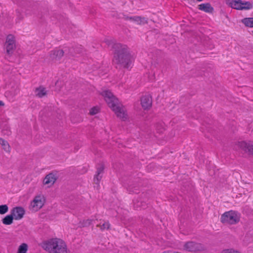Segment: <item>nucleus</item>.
Wrapping results in <instances>:
<instances>
[{"mask_svg": "<svg viewBox=\"0 0 253 253\" xmlns=\"http://www.w3.org/2000/svg\"><path fill=\"white\" fill-rule=\"evenodd\" d=\"M100 112V108L97 106H94L89 110L88 114L90 116H93L97 114Z\"/></svg>", "mask_w": 253, "mask_h": 253, "instance_id": "22", "label": "nucleus"}, {"mask_svg": "<svg viewBox=\"0 0 253 253\" xmlns=\"http://www.w3.org/2000/svg\"><path fill=\"white\" fill-rule=\"evenodd\" d=\"M9 208L7 205H0V214L3 215L6 214L8 211Z\"/></svg>", "mask_w": 253, "mask_h": 253, "instance_id": "25", "label": "nucleus"}, {"mask_svg": "<svg viewBox=\"0 0 253 253\" xmlns=\"http://www.w3.org/2000/svg\"><path fill=\"white\" fill-rule=\"evenodd\" d=\"M93 220L90 218H87L83 220L80 224L82 227L88 226L92 224Z\"/></svg>", "mask_w": 253, "mask_h": 253, "instance_id": "24", "label": "nucleus"}, {"mask_svg": "<svg viewBox=\"0 0 253 253\" xmlns=\"http://www.w3.org/2000/svg\"><path fill=\"white\" fill-rule=\"evenodd\" d=\"M28 250V245L26 243H22L18 246L16 253H27Z\"/></svg>", "mask_w": 253, "mask_h": 253, "instance_id": "18", "label": "nucleus"}, {"mask_svg": "<svg viewBox=\"0 0 253 253\" xmlns=\"http://www.w3.org/2000/svg\"><path fill=\"white\" fill-rule=\"evenodd\" d=\"M34 93L36 97L41 98L47 95V91L44 86L39 85L35 88Z\"/></svg>", "mask_w": 253, "mask_h": 253, "instance_id": "14", "label": "nucleus"}, {"mask_svg": "<svg viewBox=\"0 0 253 253\" xmlns=\"http://www.w3.org/2000/svg\"><path fill=\"white\" fill-rule=\"evenodd\" d=\"M65 55V50L60 47L52 49L49 53L48 57L52 61L60 60Z\"/></svg>", "mask_w": 253, "mask_h": 253, "instance_id": "11", "label": "nucleus"}, {"mask_svg": "<svg viewBox=\"0 0 253 253\" xmlns=\"http://www.w3.org/2000/svg\"><path fill=\"white\" fill-rule=\"evenodd\" d=\"M102 230H108L110 228V224L109 222L105 221L103 223H100L97 225Z\"/></svg>", "mask_w": 253, "mask_h": 253, "instance_id": "23", "label": "nucleus"}, {"mask_svg": "<svg viewBox=\"0 0 253 253\" xmlns=\"http://www.w3.org/2000/svg\"><path fill=\"white\" fill-rule=\"evenodd\" d=\"M198 8L206 12L211 13L213 8L209 3H202L198 5Z\"/></svg>", "mask_w": 253, "mask_h": 253, "instance_id": "15", "label": "nucleus"}, {"mask_svg": "<svg viewBox=\"0 0 253 253\" xmlns=\"http://www.w3.org/2000/svg\"><path fill=\"white\" fill-rule=\"evenodd\" d=\"M242 22L246 26L253 27V18H246L242 20Z\"/></svg>", "mask_w": 253, "mask_h": 253, "instance_id": "19", "label": "nucleus"}, {"mask_svg": "<svg viewBox=\"0 0 253 253\" xmlns=\"http://www.w3.org/2000/svg\"><path fill=\"white\" fill-rule=\"evenodd\" d=\"M101 178L102 176H101V175L96 174L93 178L94 182L96 184H98L100 181L101 180Z\"/></svg>", "mask_w": 253, "mask_h": 253, "instance_id": "28", "label": "nucleus"}, {"mask_svg": "<svg viewBox=\"0 0 253 253\" xmlns=\"http://www.w3.org/2000/svg\"><path fill=\"white\" fill-rule=\"evenodd\" d=\"M58 179V175L55 171H51L46 174L42 180V185L44 188H52Z\"/></svg>", "mask_w": 253, "mask_h": 253, "instance_id": "8", "label": "nucleus"}, {"mask_svg": "<svg viewBox=\"0 0 253 253\" xmlns=\"http://www.w3.org/2000/svg\"><path fill=\"white\" fill-rule=\"evenodd\" d=\"M227 4L231 7L237 10H248L253 7L251 3L241 0H227Z\"/></svg>", "mask_w": 253, "mask_h": 253, "instance_id": "9", "label": "nucleus"}, {"mask_svg": "<svg viewBox=\"0 0 253 253\" xmlns=\"http://www.w3.org/2000/svg\"><path fill=\"white\" fill-rule=\"evenodd\" d=\"M241 220V214L234 210L225 211L220 216V222L225 225H235L239 224Z\"/></svg>", "mask_w": 253, "mask_h": 253, "instance_id": "4", "label": "nucleus"}, {"mask_svg": "<svg viewBox=\"0 0 253 253\" xmlns=\"http://www.w3.org/2000/svg\"><path fill=\"white\" fill-rule=\"evenodd\" d=\"M183 251L189 253H202L207 251V248L203 244L193 240L185 242L182 245Z\"/></svg>", "mask_w": 253, "mask_h": 253, "instance_id": "7", "label": "nucleus"}, {"mask_svg": "<svg viewBox=\"0 0 253 253\" xmlns=\"http://www.w3.org/2000/svg\"><path fill=\"white\" fill-rule=\"evenodd\" d=\"M134 23L138 24H145L148 23L147 20L141 16H135Z\"/></svg>", "mask_w": 253, "mask_h": 253, "instance_id": "20", "label": "nucleus"}, {"mask_svg": "<svg viewBox=\"0 0 253 253\" xmlns=\"http://www.w3.org/2000/svg\"><path fill=\"white\" fill-rule=\"evenodd\" d=\"M161 253H172V251H165L162 252Z\"/></svg>", "mask_w": 253, "mask_h": 253, "instance_id": "30", "label": "nucleus"}, {"mask_svg": "<svg viewBox=\"0 0 253 253\" xmlns=\"http://www.w3.org/2000/svg\"><path fill=\"white\" fill-rule=\"evenodd\" d=\"M123 19L126 21L134 22L135 16H131L127 15H124Z\"/></svg>", "mask_w": 253, "mask_h": 253, "instance_id": "26", "label": "nucleus"}, {"mask_svg": "<svg viewBox=\"0 0 253 253\" xmlns=\"http://www.w3.org/2000/svg\"><path fill=\"white\" fill-rule=\"evenodd\" d=\"M42 248L49 253H70L65 241L58 238H52L44 241Z\"/></svg>", "mask_w": 253, "mask_h": 253, "instance_id": "3", "label": "nucleus"}, {"mask_svg": "<svg viewBox=\"0 0 253 253\" xmlns=\"http://www.w3.org/2000/svg\"><path fill=\"white\" fill-rule=\"evenodd\" d=\"M0 145L2 149L6 152L10 151V146L8 141L3 138L0 137Z\"/></svg>", "mask_w": 253, "mask_h": 253, "instance_id": "16", "label": "nucleus"}, {"mask_svg": "<svg viewBox=\"0 0 253 253\" xmlns=\"http://www.w3.org/2000/svg\"><path fill=\"white\" fill-rule=\"evenodd\" d=\"M248 154L250 155L253 156V142H252L251 147L249 149V151L248 152Z\"/></svg>", "mask_w": 253, "mask_h": 253, "instance_id": "29", "label": "nucleus"}, {"mask_svg": "<svg viewBox=\"0 0 253 253\" xmlns=\"http://www.w3.org/2000/svg\"><path fill=\"white\" fill-rule=\"evenodd\" d=\"M198 0V1H202L203 0Z\"/></svg>", "mask_w": 253, "mask_h": 253, "instance_id": "32", "label": "nucleus"}, {"mask_svg": "<svg viewBox=\"0 0 253 253\" xmlns=\"http://www.w3.org/2000/svg\"><path fill=\"white\" fill-rule=\"evenodd\" d=\"M252 142L246 140L238 141L235 143L236 146L240 150L248 154Z\"/></svg>", "mask_w": 253, "mask_h": 253, "instance_id": "13", "label": "nucleus"}, {"mask_svg": "<svg viewBox=\"0 0 253 253\" xmlns=\"http://www.w3.org/2000/svg\"><path fill=\"white\" fill-rule=\"evenodd\" d=\"M17 46L16 36L12 34L7 35L3 46L4 57L6 59L10 60L13 57Z\"/></svg>", "mask_w": 253, "mask_h": 253, "instance_id": "5", "label": "nucleus"}, {"mask_svg": "<svg viewBox=\"0 0 253 253\" xmlns=\"http://www.w3.org/2000/svg\"><path fill=\"white\" fill-rule=\"evenodd\" d=\"M140 104L144 111H149L151 109L153 104V98L151 94L145 93L140 96L139 99Z\"/></svg>", "mask_w": 253, "mask_h": 253, "instance_id": "10", "label": "nucleus"}, {"mask_svg": "<svg viewBox=\"0 0 253 253\" xmlns=\"http://www.w3.org/2000/svg\"><path fill=\"white\" fill-rule=\"evenodd\" d=\"M134 61V55L127 46L121 44L116 45L113 56L115 64L125 69H129L133 66Z\"/></svg>", "mask_w": 253, "mask_h": 253, "instance_id": "2", "label": "nucleus"}, {"mask_svg": "<svg viewBox=\"0 0 253 253\" xmlns=\"http://www.w3.org/2000/svg\"><path fill=\"white\" fill-rule=\"evenodd\" d=\"M104 99L108 107L116 116L122 121H127L129 119L126 109L119 101V99L110 90L104 89L99 92Z\"/></svg>", "mask_w": 253, "mask_h": 253, "instance_id": "1", "label": "nucleus"}, {"mask_svg": "<svg viewBox=\"0 0 253 253\" xmlns=\"http://www.w3.org/2000/svg\"><path fill=\"white\" fill-rule=\"evenodd\" d=\"M172 253H183L178 252V251H174V252H172Z\"/></svg>", "mask_w": 253, "mask_h": 253, "instance_id": "31", "label": "nucleus"}, {"mask_svg": "<svg viewBox=\"0 0 253 253\" xmlns=\"http://www.w3.org/2000/svg\"><path fill=\"white\" fill-rule=\"evenodd\" d=\"M46 197L42 193L36 194L30 202L29 208L33 212H38L45 206L46 203Z\"/></svg>", "mask_w": 253, "mask_h": 253, "instance_id": "6", "label": "nucleus"}, {"mask_svg": "<svg viewBox=\"0 0 253 253\" xmlns=\"http://www.w3.org/2000/svg\"><path fill=\"white\" fill-rule=\"evenodd\" d=\"M221 253H243L241 251L238 249L233 248H228L223 250Z\"/></svg>", "mask_w": 253, "mask_h": 253, "instance_id": "21", "label": "nucleus"}, {"mask_svg": "<svg viewBox=\"0 0 253 253\" xmlns=\"http://www.w3.org/2000/svg\"><path fill=\"white\" fill-rule=\"evenodd\" d=\"M104 169H105V167L104 165H101L99 166L97 169L96 174L101 175V174L103 172Z\"/></svg>", "mask_w": 253, "mask_h": 253, "instance_id": "27", "label": "nucleus"}, {"mask_svg": "<svg viewBox=\"0 0 253 253\" xmlns=\"http://www.w3.org/2000/svg\"><path fill=\"white\" fill-rule=\"evenodd\" d=\"M14 219L10 214L4 216L2 219L1 222L4 225H11L13 223V220Z\"/></svg>", "mask_w": 253, "mask_h": 253, "instance_id": "17", "label": "nucleus"}, {"mask_svg": "<svg viewBox=\"0 0 253 253\" xmlns=\"http://www.w3.org/2000/svg\"><path fill=\"white\" fill-rule=\"evenodd\" d=\"M25 214L24 208L21 206H17L12 208L10 211V214L15 220L22 219Z\"/></svg>", "mask_w": 253, "mask_h": 253, "instance_id": "12", "label": "nucleus"}]
</instances>
